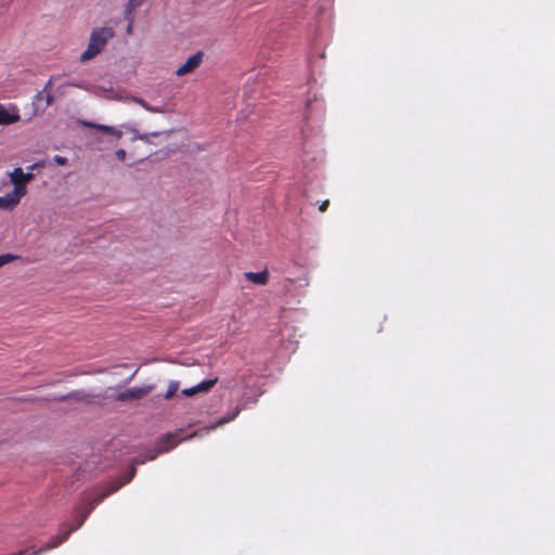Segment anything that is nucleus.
Masks as SVG:
<instances>
[{
    "label": "nucleus",
    "mask_w": 555,
    "mask_h": 555,
    "mask_svg": "<svg viewBox=\"0 0 555 555\" xmlns=\"http://www.w3.org/2000/svg\"><path fill=\"white\" fill-rule=\"evenodd\" d=\"M115 31L112 27H98L94 28L90 35V40L87 50L80 55L81 62H87L95 57L106 46L107 41L112 39Z\"/></svg>",
    "instance_id": "f257e3e1"
},
{
    "label": "nucleus",
    "mask_w": 555,
    "mask_h": 555,
    "mask_svg": "<svg viewBox=\"0 0 555 555\" xmlns=\"http://www.w3.org/2000/svg\"><path fill=\"white\" fill-rule=\"evenodd\" d=\"M34 179L31 172H24L22 168L17 167L10 173V180L14 185V190L18 189L20 195L26 194V185Z\"/></svg>",
    "instance_id": "f03ea898"
},
{
    "label": "nucleus",
    "mask_w": 555,
    "mask_h": 555,
    "mask_svg": "<svg viewBox=\"0 0 555 555\" xmlns=\"http://www.w3.org/2000/svg\"><path fill=\"white\" fill-rule=\"evenodd\" d=\"M153 390V386L132 387L116 396V400L120 402L135 401L144 398Z\"/></svg>",
    "instance_id": "7ed1b4c3"
},
{
    "label": "nucleus",
    "mask_w": 555,
    "mask_h": 555,
    "mask_svg": "<svg viewBox=\"0 0 555 555\" xmlns=\"http://www.w3.org/2000/svg\"><path fill=\"white\" fill-rule=\"evenodd\" d=\"M203 52H197L191 55L183 65H181L177 70L176 75L181 77L186 74L194 72L203 62Z\"/></svg>",
    "instance_id": "20e7f679"
},
{
    "label": "nucleus",
    "mask_w": 555,
    "mask_h": 555,
    "mask_svg": "<svg viewBox=\"0 0 555 555\" xmlns=\"http://www.w3.org/2000/svg\"><path fill=\"white\" fill-rule=\"evenodd\" d=\"M217 382H218L217 377L207 379V380H203L202 383H199L193 387L182 389L181 395L185 396V397H192L199 392H209L212 389V387L217 384Z\"/></svg>",
    "instance_id": "39448f33"
},
{
    "label": "nucleus",
    "mask_w": 555,
    "mask_h": 555,
    "mask_svg": "<svg viewBox=\"0 0 555 555\" xmlns=\"http://www.w3.org/2000/svg\"><path fill=\"white\" fill-rule=\"evenodd\" d=\"M23 195H20L18 189L14 190L4 196H0V208L5 210H12L17 206Z\"/></svg>",
    "instance_id": "423d86ee"
},
{
    "label": "nucleus",
    "mask_w": 555,
    "mask_h": 555,
    "mask_svg": "<svg viewBox=\"0 0 555 555\" xmlns=\"http://www.w3.org/2000/svg\"><path fill=\"white\" fill-rule=\"evenodd\" d=\"M244 276L256 285H267L269 282V271L267 269L261 272H245Z\"/></svg>",
    "instance_id": "0eeeda50"
},
{
    "label": "nucleus",
    "mask_w": 555,
    "mask_h": 555,
    "mask_svg": "<svg viewBox=\"0 0 555 555\" xmlns=\"http://www.w3.org/2000/svg\"><path fill=\"white\" fill-rule=\"evenodd\" d=\"M145 0H128L125 5V16L129 21V26L127 28V31H131V23L133 21V17L131 16L135 9L140 8Z\"/></svg>",
    "instance_id": "6e6552de"
},
{
    "label": "nucleus",
    "mask_w": 555,
    "mask_h": 555,
    "mask_svg": "<svg viewBox=\"0 0 555 555\" xmlns=\"http://www.w3.org/2000/svg\"><path fill=\"white\" fill-rule=\"evenodd\" d=\"M20 120L18 114H10L5 107L0 104V125H11Z\"/></svg>",
    "instance_id": "1a4fd4ad"
},
{
    "label": "nucleus",
    "mask_w": 555,
    "mask_h": 555,
    "mask_svg": "<svg viewBox=\"0 0 555 555\" xmlns=\"http://www.w3.org/2000/svg\"><path fill=\"white\" fill-rule=\"evenodd\" d=\"M240 413V409L236 408L233 412L231 413H228L227 415L222 416L221 418H219L215 424L210 425L208 427V430H212V429H216L233 420L236 418V416L238 415Z\"/></svg>",
    "instance_id": "9d476101"
},
{
    "label": "nucleus",
    "mask_w": 555,
    "mask_h": 555,
    "mask_svg": "<svg viewBox=\"0 0 555 555\" xmlns=\"http://www.w3.org/2000/svg\"><path fill=\"white\" fill-rule=\"evenodd\" d=\"M177 446V442L175 441V436L173 435H170L168 434L167 436H165V438L160 441V444H159V450L162 452H167L169 450H171L172 448H175Z\"/></svg>",
    "instance_id": "9b49d317"
},
{
    "label": "nucleus",
    "mask_w": 555,
    "mask_h": 555,
    "mask_svg": "<svg viewBox=\"0 0 555 555\" xmlns=\"http://www.w3.org/2000/svg\"><path fill=\"white\" fill-rule=\"evenodd\" d=\"M133 102L142 106L145 111L150 113H164V109L156 106H151L146 101L140 98H133Z\"/></svg>",
    "instance_id": "f8f14e48"
},
{
    "label": "nucleus",
    "mask_w": 555,
    "mask_h": 555,
    "mask_svg": "<svg viewBox=\"0 0 555 555\" xmlns=\"http://www.w3.org/2000/svg\"><path fill=\"white\" fill-rule=\"evenodd\" d=\"M179 386H180V383L178 380H170L169 385H168V389H167L166 393L164 395V398L166 400H170L171 398H173V396L176 395V392L179 389Z\"/></svg>",
    "instance_id": "ddd939ff"
},
{
    "label": "nucleus",
    "mask_w": 555,
    "mask_h": 555,
    "mask_svg": "<svg viewBox=\"0 0 555 555\" xmlns=\"http://www.w3.org/2000/svg\"><path fill=\"white\" fill-rule=\"evenodd\" d=\"M82 125L85 127H88V128H94V129L101 130V131L106 132L108 134L113 132V128H114V127H111V126L93 124V122H90V121H82Z\"/></svg>",
    "instance_id": "4468645a"
},
{
    "label": "nucleus",
    "mask_w": 555,
    "mask_h": 555,
    "mask_svg": "<svg viewBox=\"0 0 555 555\" xmlns=\"http://www.w3.org/2000/svg\"><path fill=\"white\" fill-rule=\"evenodd\" d=\"M16 258H17V256H14L12 254L0 255V268L3 267L4 264L15 260Z\"/></svg>",
    "instance_id": "2eb2a0df"
},
{
    "label": "nucleus",
    "mask_w": 555,
    "mask_h": 555,
    "mask_svg": "<svg viewBox=\"0 0 555 555\" xmlns=\"http://www.w3.org/2000/svg\"><path fill=\"white\" fill-rule=\"evenodd\" d=\"M52 81L49 80L48 83L46 85L44 89L42 92H47V95H46V104L47 106L51 105L54 101L53 99V95L48 91V89L50 88Z\"/></svg>",
    "instance_id": "dca6fc26"
},
{
    "label": "nucleus",
    "mask_w": 555,
    "mask_h": 555,
    "mask_svg": "<svg viewBox=\"0 0 555 555\" xmlns=\"http://www.w3.org/2000/svg\"><path fill=\"white\" fill-rule=\"evenodd\" d=\"M53 160L55 164L60 165V166H64L67 164V159L61 155H55L53 157Z\"/></svg>",
    "instance_id": "f3484780"
},
{
    "label": "nucleus",
    "mask_w": 555,
    "mask_h": 555,
    "mask_svg": "<svg viewBox=\"0 0 555 555\" xmlns=\"http://www.w3.org/2000/svg\"><path fill=\"white\" fill-rule=\"evenodd\" d=\"M116 158L120 162H124L126 159V151L122 149H119L115 152Z\"/></svg>",
    "instance_id": "a211bd4d"
},
{
    "label": "nucleus",
    "mask_w": 555,
    "mask_h": 555,
    "mask_svg": "<svg viewBox=\"0 0 555 555\" xmlns=\"http://www.w3.org/2000/svg\"><path fill=\"white\" fill-rule=\"evenodd\" d=\"M109 134L113 135L114 138H116L117 140H119L122 137V131L118 130L116 128H113V132Z\"/></svg>",
    "instance_id": "6ab92c4d"
},
{
    "label": "nucleus",
    "mask_w": 555,
    "mask_h": 555,
    "mask_svg": "<svg viewBox=\"0 0 555 555\" xmlns=\"http://www.w3.org/2000/svg\"><path fill=\"white\" fill-rule=\"evenodd\" d=\"M328 204H330L328 199H325V201H324V202H322V204L319 206V210H320L321 212H324V211L327 209Z\"/></svg>",
    "instance_id": "aec40b11"
},
{
    "label": "nucleus",
    "mask_w": 555,
    "mask_h": 555,
    "mask_svg": "<svg viewBox=\"0 0 555 555\" xmlns=\"http://www.w3.org/2000/svg\"><path fill=\"white\" fill-rule=\"evenodd\" d=\"M39 167H43V164L42 163H36V164H33L31 166H28L27 169L34 170V169L39 168Z\"/></svg>",
    "instance_id": "412c9836"
},
{
    "label": "nucleus",
    "mask_w": 555,
    "mask_h": 555,
    "mask_svg": "<svg viewBox=\"0 0 555 555\" xmlns=\"http://www.w3.org/2000/svg\"><path fill=\"white\" fill-rule=\"evenodd\" d=\"M147 137H149V134H145V133H144V134H140V135H138V139H139V140H142V141H147Z\"/></svg>",
    "instance_id": "4be33fe9"
},
{
    "label": "nucleus",
    "mask_w": 555,
    "mask_h": 555,
    "mask_svg": "<svg viewBox=\"0 0 555 555\" xmlns=\"http://www.w3.org/2000/svg\"><path fill=\"white\" fill-rule=\"evenodd\" d=\"M134 474H135V468H132V472H131L129 478L124 483L129 482L132 479V477L134 476Z\"/></svg>",
    "instance_id": "5701e85b"
}]
</instances>
